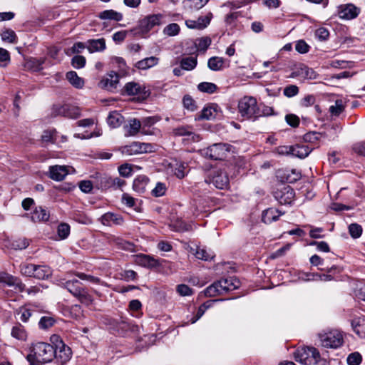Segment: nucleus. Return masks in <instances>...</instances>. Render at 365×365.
I'll list each match as a JSON object with an SVG mask.
<instances>
[{
	"label": "nucleus",
	"instance_id": "f257e3e1",
	"mask_svg": "<svg viewBox=\"0 0 365 365\" xmlns=\"http://www.w3.org/2000/svg\"><path fill=\"white\" fill-rule=\"evenodd\" d=\"M53 356H55V350L53 345L38 342L34 344L26 359L31 365H40L51 362L53 359Z\"/></svg>",
	"mask_w": 365,
	"mask_h": 365
},
{
	"label": "nucleus",
	"instance_id": "f03ea898",
	"mask_svg": "<svg viewBox=\"0 0 365 365\" xmlns=\"http://www.w3.org/2000/svg\"><path fill=\"white\" fill-rule=\"evenodd\" d=\"M240 287V282L235 277L222 278L207 287L205 295L207 297L224 294L230 291L237 289Z\"/></svg>",
	"mask_w": 365,
	"mask_h": 365
},
{
	"label": "nucleus",
	"instance_id": "7ed1b4c3",
	"mask_svg": "<svg viewBox=\"0 0 365 365\" xmlns=\"http://www.w3.org/2000/svg\"><path fill=\"white\" fill-rule=\"evenodd\" d=\"M239 113L244 119L255 121L259 118L260 108L257 99L252 96L243 97L238 103Z\"/></svg>",
	"mask_w": 365,
	"mask_h": 365
},
{
	"label": "nucleus",
	"instance_id": "20e7f679",
	"mask_svg": "<svg viewBox=\"0 0 365 365\" xmlns=\"http://www.w3.org/2000/svg\"><path fill=\"white\" fill-rule=\"evenodd\" d=\"M61 286L66 289L73 296L76 297L79 302L86 305L93 302V297L88 291L83 287L82 284L78 279L61 282Z\"/></svg>",
	"mask_w": 365,
	"mask_h": 365
},
{
	"label": "nucleus",
	"instance_id": "39448f33",
	"mask_svg": "<svg viewBox=\"0 0 365 365\" xmlns=\"http://www.w3.org/2000/svg\"><path fill=\"white\" fill-rule=\"evenodd\" d=\"M294 359L304 365L317 364L320 359V354L314 347H302L297 349L294 354Z\"/></svg>",
	"mask_w": 365,
	"mask_h": 365
},
{
	"label": "nucleus",
	"instance_id": "423d86ee",
	"mask_svg": "<svg viewBox=\"0 0 365 365\" xmlns=\"http://www.w3.org/2000/svg\"><path fill=\"white\" fill-rule=\"evenodd\" d=\"M230 145L225 143H215L202 150L205 157L214 160H222L226 158L230 152Z\"/></svg>",
	"mask_w": 365,
	"mask_h": 365
},
{
	"label": "nucleus",
	"instance_id": "0eeeda50",
	"mask_svg": "<svg viewBox=\"0 0 365 365\" xmlns=\"http://www.w3.org/2000/svg\"><path fill=\"white\" fill-rule=\"evenodd\" d=\"M321 344L327 348L336 349L343 344V337L341 334L338 331H332L328 333L319 334Z\"/></svg>",
	"mask_w": 365,
	"mask_h": 365
},
{
	"label": "nucleus",
	"instance_id": "6e6552de",
	"mask_svg": "<svg viewBox=\"0 0 365 365\" xmlns=\"http://www.w3.org/2000/svg\"><path fill=\"white\" fill-rule=\"evenodd\" d=\"M163 17V16L162 14H158L148 15L145 18L142 19L138 22V27L139 32L143 34L148 33L155 26L161 24Z\"/></svg>",
	"mask_w": 365,
	"mask_h": 365
},
{
	"label": "nucleus",
	"instance_id": "1a4fd4ad",
	"mask_svg": "<svg viewBox=\"0 0 365 365\" xmlns=\"http://www.w3.org/2000/svg\"><path fill=\"white\" fill-rule=\"evenodd\" d=\"M51 115L53 116L61 115L68 118L76 119L80 117L81 112L79 108L71 105H56L52 108Z\"/></svg>",
	"mask_w": 365,
	"mask_h": 365
},
{
	"label": "nucleus",
	"instance_id": "9d476101",
	"mask_svg": "<svg viewBox=\"0 0 365 365\" xmlns=\"http://www.w3.org/2000/svg\"><path fill=\"white\" fill-rule=\"evenodd\" d=\"M153 145L150 143L133 142L128 145L121 148V153L123 155H133L138 153L151 152Z\"/></svg>",
	"mask_w": 365,
	"mask_h": 365
},
{
	"label": "nucleus",
	"instance_id": "9b49d317",
	"mask_svg": "<svg viewBox=\"0 0 365 365\" xmlns=\"http://www.w3.org/2000/svg\"><path fill=\"white\" fill-rule=\"evenodd\" d=\"M359 13L360 9L352 4H343L338 7V15L342 19H354L358 16Z\"/></svg>",
	"mask_w": 365,
	"mask_h": 365
},
{
	"label": "nucleus",
	"instance_id": "f8f14e48",
	"mask_svg": "<svg viewBox=\"0 0 365 365\" xmlns=\"http://www.w3.org/2000/svg\"><path fill=\"white\" fill-rule=\"evenodd\" d=\"M0 283H5L8 286L14 287L20 292L25 290V284L19 278L6 272H0Z\"/></svg>",
	"mask_w": 365,
	"mask_h": 365
},
{
	"label": "nucleus",
	"instance_id": "ddd939ff",
	"mask_svg": "<svg viewBox=\"0 0 365 365\" xmlns=\"http://www.w3.org/2000/svg\"><path fill=\"white\" fill-rule=\"evenodd\" d=\"M124 91L129 96H139L142 99H145L150 95L145 88H143L138 83L129 82L124 86Z\"/></svg>",
	"mask_w": 365,
	"mask_h": 365
},
{
	"label": "nucleus",
	"instance_id": "4468645a",
	"mask_svg": "<svg viewBox=\"0 0 365 365\" xmlns=\"http://www.w3.org/2000/svg\"><path fill=\"white\" fill-rule=\"evenodd\" d=\"M108 324L114 333L121 336L126 334L128 331L133 329V326L129 322L123 319H109Z\"/></svg>",
	"mask_w": 365,
	"mask_h": 365
},
{
	"label": "nucleus",
	"instance_id": "2eb2a0df",
	"mask_svg": "<svg viewBox=\"0 0 365 365\" xmlns=\"http://www.w3.org/2000/svg\"><path fill=\"white\" fill-rule=\"evenodd\" d=\"M54 350L53 359H56L59 364H65L71 359L72 352L71 348L67 345H62L59 349H54Z\"/></svg>",
	"mask_w": 365,
	"mask_h": 365
},
{
	"label": "nucleus",
	"instance_id": "dca6fc26",
	"mask_svg": "<svg viewBox=\"0 0 365 365\" xmlns=\"http://www.w3.org/2000/svg\"><path fill=\"white\" fill-rule=\"evenodd\" d=\"M118 82V74L114 71H112L108 74L107 78H103L100 81L99 85L102 88L113 91L117 88Z\"/></svg>",
	"mask_w": 365,
	"mask_h": 365
},
{
	"label": "nucleus",
	"instance_id": "f3484780",
	"mask_svg": "<svg viewBox=\"0 0 365 365\" xmlns=\"http://www.w3.org/2000/svg\"><path fill=\"white\" fill-rule=\"evenodd\" d=\"M211 182L215 187L224 189L229 185V178L226 173L222 170H217L212 176Z\"/></svg>",
	"mask_w": 365,
	"mask_h": 365
},
{
	"label": "nucleus",
	"instance_id": "a211bd4d",
	"mask_svg": "<svg viewBox=\"0 0 365 365\" xmlns=\"http://www.w3.org/2000/svg\"><path fill=\"white\" fill-rule=\"evenodd\" d=\"M173 133L176 136H185L188 141L192 142H197L200 140V136L195 133H193L190 128L187 127H178L174 128L173 130Z\"/></svg>",
	"mask_w": 365,
	"mask_h": 365
},
{
	"label": "nucleus",
	"instance_id": "6ab92c4d",
	"mask_svg": "<svg viewBox=\"0 0 365 365\" xmlns=\"http://www.w3.org/2000/svg\"><path fill=\"white\" fill-rule=\"evenodd\" d=\"M211 16L212 14H209L207 16H200L196 21L187 20L185 24L190 29H203L210 24Z\"/></svg>",
	"mask_w": 365,
	"mask_h": 365
},
{
	"label": "nucleus",
	"instance_id": "aec40b11",
	"mask_svg": "<svg viewBox=\"0 0 365 365\" xmlns=\"http://www.w3.org/2000/svg\"><path fill=\"white\" fill-rule=\"evenodd\" d=\"M294 197V191L289 186H286L280 192L276 193L275 197L281 204H288Z\"/></svg>",
	"mask_w": 365,
	"mask_h": 365
},
{
	"label": "nucleus",
	"instance_id": "412c9836",
	"mask_svg": "<svg viewBox=\"0 0 365 365\" xmlns=\"http://www.w3.org/2000/svg\"><path fill=\"white\" fill-rule=\"evenodd\" d=\"M68 170L65 166L53 165L49 168V178L56 181H61L67 175Z\"/></svg>",
	"mask_w": 365,
	"mask_h": 365
},
{
	"label": "nucleus",
	"instance_id": "4be33fe9",
	"mask_svg": "<svg viewBox=\"0 0 365 365\" xmlns=\"http://www.w3.org/2000/svg\"><path fill=\"white\" fill-rule=\"evenodd\" d=\"M86 48L90 53L103 51L106 48V40L103 38L89 39L86 42Z\"/></svg>",
	"mask_w": 365,
	"mask_h": 365
},
{
	"label": "nucleus",
	"instance_id": "5701e85b",
	"mask_svg": "<svg viewBox=\"0 0 365 365\" xmlns=\"http://www.w3.org/2000/svg\"><path fill=\"white\" fill-rule=\"evenodd\" d=\"M101 222L103 225L106 226H111L112 225H120L123 224V218L119 215L107 212L102 215Z\"/></svg>",
	"mask_w": 365,
	"mask_h": 365
},
{
	"label": "nucleus",
	"instance_id": "b1692460",
	"mask_svg": "<svg viewBox=\"0 0 365 365\" xmlns=\"http://www.w3.org/2000/svg\"><path fill=\"white\" fill-rule=\"evenodd\" d=\"M52 275L51 268L45 264H36L34 278L45 280Z\"/></svg>",
	"mask_w": 365,
	"mask_h": 365
},
{
	"label": "nucleus",
	"instance_id": "393cba45",
	"mask_svg": "<svg viewBox=\"0 0 365 365\" xmlns=\"http://www.w3.org/2000/svg\"><path fill=\"white\" fill-rule=\"evenodd\" d=\"M282 213L274 208H268L262 212V220L265 224H269L277 221Z\"/></svg>",
	"mask_w": 365,
	"mask_h": 365
},
{
	"label": "nucleus",
	"instance_id": "a878e982",
	"mask_svg": "<svg viewBox=\"0 0 365 365\" xmlns=\"http://www.w3.org/2000/svg\"><path fill=\"white\" fill-rule=\"evenodd\" d=\"M98 17L102 20H112L120 21L123 19V14L113 9L105 10L98 14Z\"/></svg>",
	"mask_w": 365,
	"mask_h": 365
},
{
	"label": "nucleus",
	"instance_id": "bb28decb",
	"mask_svg": "<svg viewBox=\"0 0 365 365\" xmlns=\"http://www.w3.org/2000/svg\"><path fill=\"white\" fill-rule=\"evenodd\" d=\"M313 148H310L308 145H292V155L299 158H304L311 153Z\"/></svg>",
	"mask_w": 365,
	"mask_h": 365
},
{
	"label": "nucleus",
	"instance_id": "cd10ccee",
	"mask_svg": "<svg viewBox=\"0 0 365 365\" xmlns=\"http://www.w3.org/2000/svg\"><path fill=\"white\" fill-rule=\"evenodd\" d=\"M135 261L138 264L147 267H155L158 264L157 260L148 255L143 254L135 255Z\"/></svg>",
	"mask_w": 365,
	"mask_h": 365
},
{
	"label": "nucleus",
	"instance_id": "c85d7f7f",
	"mask_svg": "<svg viewBox=\"0 0 365 365\" xmlns=\"http://www.w3.org/2000/svg\"><path fill=\"white\" fill-rule=\"evenodd\" d=\"M295 73L297 76H300L308 79H315L317 76V73L312 68L304 64H301L297 68Z\"/></svg>",
	"mask_w": 365,
	"mask_h": 365
},
{
	"label": "nucleus",
	"instance_id": "c756f323",
	"mask_svg": "<svg viewBox=\"0 0 365 365\" xmlns=\"http://www.w3.org/2000/svg\"><path fill=\"white\" fill-rule=\"evenodd\" d=\"M123 121L124 117L116 110L110 112L107 118L108 124L114 128L120 126Z\"/></svg>",
	"mask_w": 365,
	"mask_h": 365
},
{
	"label": "nucleus",
	"instance_id": "7c9ffc66",
	"mask_svg": "<svg viewBox=\"0 0 365 365\" xmlns=\"http://www.w3.org/2000/svg\"><path fill=\"white\" fill-rule=\"evenodd\" d=\"M158 61V58L155 56H150L136 62L135 64V67L138 69L145 70L157 65Z\"/></svg>",
	"mask_w": 365,
	"mask_h": 365
},
{
	"label": "nucleus",
	"instance_id": "2f4dec72",
	"mask_svg": "<svg viewBox=\"0 0 365 365\" xmlns=\"http://www.w3.org/2000/svg\"><path fill=\"white\" fill-rule=\"evenodd\" d=\"M31 218L34 222L47 221L49 218V213L42 207H36L31 213Z\"/></svg>",
	"mask_w": 365,
	"mask_h": 365
},
{
	"label": "nucleus",
	"instance_id": "473e14b6",
	"mask_svg": "<svg viewBox=\"0 0 365 365\" xmlns=\"http://www.w3.org/2000/svg\"><path fill=\"white\" fill-rule=\"evenodd\" d=\"M217 105H211L205 107L197 118L199 120H212L215 118V113L217 111Z\"/></svg>",
	"mask_w": 365,
	"mask_h": 365
},
{
	"label": "nucleus",
	"instance_id": "72a5a7b5",
	"mask_svg": "<svg viewBox=\"0 0 365 365\" xmlns=\"http://www.w3.org/2000/svg\"><path fill=\"white\" fill-rule=\"evenodd\" d=\"M225 60L222 57L213 56L209 58L207 66L212 71H220L223 68Z\"/></svg>",
	"mask_w": 365,
	"mask_h": 365
},
{
	"label": "nucleus",
	"instance_id": "f704fd0d",
	"mask_svg": "<svg viewBox=\"0 0 365 365\" xmlns=\"http://www.w3.org/2000/svg\"><path fill=\"white\" fill-rule=\"evenodd\" d=\"M66 78L72 86L77 88H81L84 85V81L77 75L76 71L68 72Z\"/></svg>",
	"mask_w": 365,
	"mask_h": 365
},
{
	"label": "nucleus",
	"instance_id": "c9c22d12",
	"mask_svg": "<svg viewBox=\"0 0 365 365\" xmlns=\"http://www.w3.org/2000/svg\"><path fill=\"white\" fill-rule=\"evenodd\" d=\"M197 63V58L192 56L182 58L180 61V66L185 71L193 70L196 67Z\"/></svg>",
	"mask_w": 365,
	"mask_h": 365
},
{
	"label": "nucleus",
	"instance_id": "e433bc0d",
	"mask_svg": "<svg viewBox=\"0 0 365 365\" xmlns=\"http://www.w3.org/2000/svg\"><path fill=\"white\" fill-rule=\"evenodd\" d=\"M160 118L157 116H149L142 119V133L143 134H150L147 128H150L154 124H155Z\"/></svg>",
	"mask_w": 365,
	"mask_h": 365
},
{
	"label": "nucleus",
	"instance_id": "4c0bfd02",
	"mask_svg": "<svg viewBox=\"0 0 365 365\" xmlns=\"http://www.w3.org/2000/svg\"><path fill=\"white\" fill-rule=\"evenodd\" d=\"M128 133L129 135H136L140 130H142V123L140 120L133 118L129 120V125H128Z\"/></svg>",
	"mask_w": 365,
	"mask_h": 365
},
{
	"label": "nucleus",
	"instance_id": "58836bf2",
	"mask_svg": "<svg viewBox=\"0 0 365 365\" xmlns=\"http://www.w3.org/2000/svg\"><path fill=\"white\" fill-rule=\"evenodd\" d=\"M20 272L22 275L29 277H34L36 264L22 263L20 267Z\"/></svg>",
	"mask_w": 365,
	"mask_h": 365
},
{
	"label": "nucleus",
	"instance_id": "ea45409f",
	"mask_svg": "<svg viewBox=\"0 0 365 365\" xmlns=\"http://www.w3.org/2000/svg\"><path fill=\"white\" fill-rule=\"evenodd\" d=\"M29 245V242L26 238H19L10 243V247L15 250H22Z\"/></svg>",
	"mask_w": 365,
	"mask_h": 365
},
{
	"label": "nucleus",
	"instance_id": "a19ab883",
	"mask_svg": "<svg viewBox=\"0 0 365 365\" xmlns=\"http://www.w3.org/2000/svg\"><path fill=\"white\" fill-rule=\"evenodd\" d=\"M186 168L187 166L184 163L176 162L175 164L174 165L173 171L178 178L182 179L186 175Z\"/></svg>",
	"mask_w": 365,
	"mask_h": 365
},
{
	"label": "nucleus",
	"instance_id": "79ce46f5",
	"mask_svg": "<svg viewBox=\"0 0 365 365\" xmlns=\"http://www.w3.org/2000/svg\"><path fill=\"white\" fill-rule=\"evenodd\" d=\"M197 88L202 92L213 93L217 90V86L213 83L202 82L197 86Z\"/></svg>",
	"mask_w": 365,
	"mask_h": 365
},
{
	"label": "nucleus",
	"instance_id": "37998d69",
	"mask_svg": "<svg viewBox=\"0 0 365 365\" xmlns=\"http://www.w3.org/2000/svg\"><path fill=\"white\" fill-rule=\"evenodd\" d=\"M211 42L212 41L210 37H202L196 40L195 45L197 48V50L205 51L211 44Z\"/></svg>",
	"mask_w": 365,
	"mask_h": 365
},
{
	"label": "nucleus",
	"instance_id": "c03bdc74",
	"mask_svg": "<svg viewBox=\"0 0 365 365\" xmlns=\"http://www.w3.org/2000/svg\"><path fill=\"white\" fill-rule=\"evenodd\" d=\"M11 336L17 339L24 340L26 339V332L21 324L16 325L12 328Z\"/></svg>",
	"mask_w": 365,
	"mask_h": 365
},
{
	"label": "nucleus",
	"instance_id": "a18cd8bd",
	"mask_svg": "<svg viewBox=\"0 0 365 365\" xmlns=\"http://www.w3.org/2000/svg\"><path fill=\"white\" fill-rule=\"evenodd\" d=\"M322 136V133H318V132H309L304 135L303 139L304 142L310 143H315Z\"/></svg>",
	"mask_w": 365,
	"mask_h": 365
},
{
	"label": "nucleus",
	"instance_id": "49530a36",
	"mask_svg": "<svg viewBox=\"0 0 365 365\" xmlns=\"http://www.w3.org/2000/svg\"><path fill=\"white\" fill-rule=\"evenodd\" d=\"M167 187L165 183L158 182L155 187L152 190L151 194L155 197H161L165 194Z\"/></svg>",
	"mask_w": 365,
	"mask_h": 365
},
{
	"label": "nucleus",
	"instance_id": "de8ad7c7",
	"mask_svg": "<svg viewBox=\"0 0 365 365\" xmlns=\"http://www.w3.org/2000/svg\"><path fill=\"white\" fill-rule=\"evenodd\" d=\"M362 356L360 353L353 352L347 356L346 361L349 365H359L361 363Z\"/></svg>",
	"mask_w": 365,
	"mask_h": 365
},
{
	"label": "nucleus",
	"instance_id": "09e8293b",
	"mask_svg": "<svg viewBox=\"0 0 365 365\" xmlns=\"http://www.w3.org/2000/svg\"><path fill=\"white\" fill-rule=\"evenodd\" d=\"M58 235L61 240L67 238L70 234V226L66 223H61L57 228Z\"/></svg>",
	"mask_w": 365,
	"mask_h": 365
},
{
	"label": "nucleus",
	"instance_id": "8fccbe9b",
	"mask_svg": "<svg viewBox=\"0 0 365 365\" xmlns=\"http://www.w3.org/2000/svg\"><path fill=\"white\" fill-rule=\"evenodd\" d=\"M1 38L4 41L15 43L16 39V35L13 30L8 29L2 32Z\"/></svg>",
	"mask_w": 365,
	"mask_h": 365
},
{
	"label": "nucleus",
	"instance_id": "3c124183",
	"mask_svg": "<svg viewBox=\"0 0 365 365\" xmlns=\"http://www.w3.org/2000/svg\"><path fill=\"white\" fill-rule=\"evenodd\" d=\"M349 232L353 238H358L362 234V227L356 223H352L349 226Z\"/></svg>",
	"mask_w": 365,
	"mask_h": 365
},
{
	"label": "nucleus",
	"instance_id": "603ef678",
	"mask_svg": "<svg viewBox=\"0 0 365 365\" xmlns=\"http://www.w3.org/2000/svg\"><path fill=\"white\" fill-rule=\"evenodd\" d=\"M182 103H183L184 107L189 110L194 111L197 108V106L195 105V101L189 95H185L183 97Z\"/></svg>",
	"mask_w": 365,
	"mask_h": 365
},
{
	"label": "nucleus",
	"instance_id": "864d4df0",
	"mask_svg": "<svg viewBox=\"0 0 365 365\" xmlns=\"http://www.w3.org/2000/svg\"><path fill=\"white\" fill-rule=\"evenodd\" d=\"M147 185V180L140 178L135 179L133 182V187L134 190L138 192H143L145 191V185Z\"/></svg>",
	"mask_w": 365,
	"mask_h": 365
},
{
	"label": "nucleus",
	"instance_id": "5fc2aeb1",
	"mask_svg": "<svg viewBox=\"0 0 365 365\" xmlns=\"http://www.w3.org/2000/svg\"><path fill=\"white\" fill-rule=\"evenodd\" d=\"M195 257L197 259H202V260H208L210 259H212L213 256L211 253L208 252L205 248H200L197 247L195 253Z\"/></svg>",
	"mask_w": 365,
	"mask_h": 365
},
{
	"label": "nucleus",
	"instance_id": "6e6d98bb",
	"mask_svg": "<svg viewBox=\"0 0 365 365\" xmlns=\"http://www.w3.org/2000/svg\"><path fill=\"white\" fill-rule=\"evenodd\" d=\"M55 320L50 317H43L41 318L38 325L40 328L46 329L51 327L54 324Z\"/></svg>",
	"mask_w": 365,
	"mask_h": 365
},
{
	"label": "nucleus",
	"instance_id": "4d7b16f0",
	"mask_svg": "<svg viewBox=\"0 0 365 365\" xmlns=\"http://www.w3.org/2000/svg\"><path fill=\"white\" fill-rule=\"evenodd\" d=\"M179 31L180 26L175 23L170 24L164 29V33L168 36H175Z\"/></svg>",
	"mask_w": 365,
	"mask_h": 365
},
{
	"label": "nucleus",
	"instance_id": "13d9d810",
	"mask_svg": "<svg viewBox=\"0 0 365 365\" xmlns=\"http://www.w3.org/2000/svg\"><path fill=\"white\" fill-rule=\"evenodd\" d=\"M284 95L288 98L295 96L299 93V88L296 85H289L284 89Z\"/></svg>",
	"mask_w": 365,
	"mask_h": 365
},
{
	"label": "nucleus",
	"instance_id": "bf43d9fd",
	"mask_svg": "<svg viewBox=\"0 0 365 365\" xmlns=\"http://www.w3.org/2000/svg\"><path fill=\"white\" fill-rule=\"evenodd\" d=\"M71 64L76 68H81L86 64V58L83 56H75L71 60Z\"/></svg>",
	"mask_w": 365,
	"mask_h": 365
},
{
	"label": "nucleus",
	"instance_id": "052dcab7",
	"mask_svg": "<svg viewBox=\"0 0 365 365\" xmlns=\"http://www.w3.org/2000/svg\"><path fill=\"white\" fill-rule=\"evenodd\" d=\"M301 173L296 170H292L286 176V180L289 183H294L301 178Z\"/></svg>",
	"mask_w": 365,
	"mask_h": 365
},
{
	"label": "nucleus",
	"instance_id": "680f3d73",
	"mask_svg": "<svg viewBox=\"0 0 365 365\" xmlns=\"http://www.w3.org/2000/svg\"><path fill=\"white\" fill-rule=\"evenodd\" d=\"M285 120L288 125L293 128H296L299 124V118L294 114H287L285 116Z\"/></svg>",
	"mask_w": 365,
	"mask_h": 365
},
{
	"label": "nucleus",
	"instance_id": "e2e57ef3",
	"mask_svg": "<svg viewBox=\"0 0 365 365\" xmlns=\"http://www.w3.org/2000/svg\"><path fill=\"white\" fill-rule=\"evenodd\" d=\"M177 292L181 296H190L192 294V290L187 285L182 284L177 287Z\"/></svg>",
	"mask_w": 365,
	"mask_h": 365
},
{
	"label": "nucleus",
	"instance_id": "0e129e2a",
	"mask_svg": "<svg viewBox=\"0 0 365 365\" xmlns=\"http://www.w3.org/2000/svg\"><path fill=\"white\" fill-rule=\"evenodd\" d=\"M309 48V45L303 40L298 41L295 45V49L300 53H307Z\"/></svg>",
	"mask_w": 365,
	"mask_h": 365
},
{
	"label": "nucleus",
	"instance_id": "69168bd1",
	"mask_svg": "<svg viewBox=\"0 0 365 365\" xmlns=\"http://www.w3.org/2000/svg\"><path fill=\"white\" fill-rule=\"evenodd\" d=\"M315 35L319 40L325 41L328 38L329 32L327 29L322 27L316 30Z\"/></svg>",
	"mask_w": 365,
	"mask_h": 365
},
{
	"label": "nucleus",
	"instance_id": "338daca9",
	"mask_svg": "<svg viewBox=\"0 0 365 365\" xmlns=\"http://www.w3.org/2000/svg\"><path fill=\"white\" fill-rule=\"evenodd\" d=\"M80 190L85 192L88 193L91 192L93 189V183L90 180H83L79 182Z\"/></svg>",
	"mask_w": 365,
	"mask_h": 365
},
{
	"label": "nucleus",
	"instance_id": "774afa93",
	"mask_svg": "<svg viewBox=\"0 0 365 365\" xmlns=\"http://www.w3.org/2000/svg\"><path fill=\"white\" fill-rule=\"evenodd\" d=\"M353 150L359 155L365 156V142H359L353 145Z\"/></svg>",
	"mask_w": 365,
	"mask_h": 365
}]
</instances>
